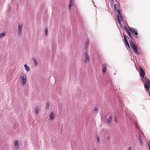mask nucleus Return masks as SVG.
<instances>
[{"label": "nucleus", "mask_w": 150, "mask_h": 150, "mask_svg": "<svg viewBox=\"0 0 150 150\" xmlns=\"http://www.w3.org/2000/svg\"><path fill=\"white\" fill-rule=\"evenodd\" d=\"M93 150H97L96 149H95Z\"/></svg>", "instance_id": "34"}, {"label": "nucleus", "mask_w": 150, "mask_h": 150, "mask_svg": "<svg viewBox=\"0 0 150 150\" xmlns=\"http://www.w3.org/2000/svg\"><path fill=\"white\" fill-rule=\"evenodd\" d=\"M127 33L128 34V35L131 38H132V35L128 31H127Z\"/></svg>", "instance_id": "21"}, {"label": "nucleus", "mask_w": 150, "mask_h": 150, "mask_svg": "<svg viewBox=\"0 0 150 150\" xmlns=\"http://www.w3.org/2000/svg\"><path fill=\"white\" fill-rule=\"evenodd\" d=\"M73 4L69 3V9H71V7L72 6Z\"/></svg>", "instance_id": "25"}, {"label": "nucleus", "mask_w": 150, "mask_h": 150, "mask_svg": "<svg viewBox=\"0 0 150 150\" xmlns=\"http://www.w3.org/2000/svg\"><path fill=\"white\" fill-rule=\"evenodd\" d=\"M123 36H124V40H125V43H126L125 44V45L126 46L127 45L128 46V47L129 48H130V46H129V45L128 41H127L126 37L124 35H123Z\"/></svg>", "instance_id": "13"}, {"label": "nucleus", "mask_w": 150, "mask_h": 150, "mask_svg": "<svg viewBox=\"0 0 150 150\" xmlns=\"http://www.w3.org/2000/svg\"><path fill=\"white\" fill-rule=\"evenodd\" d=\"M20 79L23 86H24L26 82L27 76L23 72H22L20 74Z\"/></svg>", "instance_id": "1"}, {"label": "nucleus", "mask_w": 150, "mask_h": 150, "mask_svg": "<svg viewBox=\"0 0 150 150\" xmlns=\"http://www.w3.org/2000/svg\"><path fill=\"white\" fill-rule=\"evenodd\" d=\"M139 139L140 142L141 144V145L142 146H143L144 145L143 142L140 136H139Z\"/></svg>", "instance_id": "19"}, {"label": "nucleus", "mask_w": 150, "mask_h": 150, "mask_svg": "<svg viewBox=\"0 0 150 150\" xmlns=\"http://www.w3.org/2000/svg\"><path fill=\"white\" fill-rule=\"evenodd\" d=\"M107 65L106 63H105L103 64L102 67L103 71V74H105L106 72V69Z\"/></svg>", "instance_id": "8"}, {"label": "nucleus", "mask_w": 150, "mask_h": 150, "mask_svg": "<svg viewBox=\"0 0 150 150\" xmlns=\"http://www.w3.org/2000/svg\"><path fill=\"white\" fill-rule=\"evenodd\" d=\"M33 60L35 63V66H37L38 65V63L37 62V59L35 58H33Z\"/></svg>", "instance_id": "16"}, {"label": "nucleus", "mask_w": 150, "mask_h": 150, "mask_svg": "<svg viewBox=\"0 0 150 150\" xmlns=\"http://www.w3.org/2000/svg\"><path fill=\"white\" fill-rule=\"evenodd\" d=\"M50 120H53L54 119L55 117L53 112H51L50 114Z\"/></svg>", "instance_id": "11"}, {"label": "nucleus", "mask_w": 150, "mask_h": 150, "mask_svg": "<svg viewBox=\"0 0 150 150\" xmlns=\"http://www.w3.org/2000/svg\"><path fill=\"white\" fill-rule=\"evenodd\" d=\"M97 142H100L99 138L98 137H97Z\"/></svg>", "instance_id": "29"}, {"label": "nucleus", "mask_w": 150, "mask_h": 150, "mask_svg": "<svg viewBox=\"0 0 150 150\" xmlns=\"http://www.w3.org/2000/svg\"><path fill=\"white\" fill-rule=\"evenodd\" d=\"M114 7L116 11L117 12L119 11V10L118 8L117 4H115L114 5Z\"/></svg>", "instance_id": "17"}, {"label": "nucleus", "mask_w": 150, "mask_h": 150, "mask_svg": "<svg viewBox=\"0 0 150 150\" xmlns=\"http://www.w3.org/2000/svg\"><path fill=\"white\" fill-rule=\"evenodd\" d=\"M85 58L84 60V62L86 63H88L90 61V57L88 54V51H86L84 52Z\"/></svg>", "instance_id": "3"}, {"label": "nucleus", "mask_w": 150, "mask_h": 150, "mask_svg": "<svg viewBox=\"0 0 150 150\" xmlns=\"http://www.w3.org/2000/svg\"><path fill=\"white\" fill-rule=\"evenodd\" d=\"M135 125L136 127H137L138 129H139V127L138 125V124L137 123H136L135 124Z\"/></svg>", "instance_id": "28"}, {"label": "nucleus", "mask_w": 150, "mask_h": 150, "mask_svg": "<svg viewBox=\"0 0 150 150\" xmlns=\"http://www.w3.org/2000/svg\"><path fill=\"white\" fill-rule=\"evenodd\" d=\"M50 104L49 102H48L46 104V109L47 110H48L49 109V107L50 106Z\"/></svg>", "instance_id": "20"}, {"label": "nucleus", "mask_w": 150, "mask_h": 150, "mask_svg": "<svg viewBox=\"0 0 150 150\" xmlns=\"http://www.w3.org/2000/svg\"><path fill=\"white\" fill-rule=\"evenodd\" d=\"M48 29L47 28H46L45 29V35L47 36L48 35Z\"/></svg>", "instance_id": "22"}, {"label": "nucleus", "mask_w": 150, "mask_h": 150, "mask_svg": "<svg viewBox=\"0 0 150 150\" xmlns=\"http://www.w3.org/2000/svg\"><path fill=\"white\" fill-rule=\"evenodd\" d=\"M145 80L144 87L147 91H149L150 87V81L146 77L145 78Z\"/></svg>", "instance_id": "4"}, {"label": "nucleus", "mask_w": 150, "mask_h": 150, "mask_svg": "<svg viewBox=\"0 0 150 150\" xmlns=\"http://www.w3.org/2000/svg\"><path fill=\"white\" fill-rule=\"evenodd\" d=\"M89 40H87L86 41L85 43V49L86 50H87L88 48V47L89 44Z\"/></svg>", "instance_id": "12"}, {"label": "nucleus", "mask_w": 150, "mask_h": 150, "mask_svg": "<svg viewBox=\"0 0 150 150\" xmlns=\"http://www.w3.org/2000/svg\"><path fill=\"white\" fill-rule=\"evenodd\" d=\"M24 67L25 68V69L26 70V71H27L28 72L30 71V69L29 67L28 66L27 64H25L24 65Z\"/></svg>", "instance_id": "15"}, {"label": "nucleus", "mask_w": 150, "mask_h": 150, "mask_svg": "<svg viewBox=\"0 0 150 150\" xmlns=\"http://www.w3.org/2000/svg\"><path fill=\"white\" fill-rule=\"evenodd\" d=\"M114 120H115V122H117V120L116 117H115Z\"/></svg>", "instance_id": "30"}, {"label": "nucleus", "mask_w": 150, "mask_h": 150, "mask_svg": "<svg viewBox=\"0 0 150 150\" xmlns=\"http://www.w3.org/2000/svg\"><path fill=\"white\" fill-rule=\"evenodd\" d=\"M35 115H38L40 111L39 107L38 106H36L35 107Z\"/></svg>", "instance_id": "9"}, {"label": "nucleus", "mask_w": 150, "mask_h": 150, "mask_svg": "<svg viewBox=\"0 0 150 150\" xmlns=\"http://www.w3.org/2000/svg\"><path fill=\"white\" fill-rule=\"evenodd\" d=\"M122 16L120 15V14L119 13L117 15V17H118V21L119 23H120V22H122Z\"/></svg>", "instance_id": "10"}, {"label": "nucleus", "mask_w": 150, "mask_h": 150, "mask_svg": "<svg viewBox=\"0 0 150 150\" xmlns=\"http://www.w3.org/2000/svg\"><path fill=\"white\" fill-rule=\"evenodd\" d=\"M69 3L73 5L74 3V0H69Z\"/></svg>", "instance_id": "24"}, {"label": "nucleus", "mask_w": 150, "mask_h": 150, "mask_svg": "<svg viewBox=\"0 0 150 150\" xmlns=\"http://www.w3.org/2000/svg\"><path fill=\"white\" fill-rule=\"evenodd\" d=\"M131 149H132V147L131 146H130L129 147L128 150H131Z\"/></svg>", "instance_id": "31"}, {"label": "nucleus", "mask_w": 150, "mask_h": 150, "mask_svg": "<svg viewBox=\"0 0 150 150\" xmlns=\"http://www.w3.org/2000/svg\"><path fill=\"white\" fill-rule=\"evenodd\" d=\"M130 44L132 48L134 50V52L138 53L139 52L137 45L132 40L130 41Z\"/></svg>", "instance_id": "2"}, {"label": "nucleus", "mask_w": 150, "mask_h": 150, "mask_svg": "<svg viewBox=\"0 0 150 150\" xmlns=\"http://www.w3.org/2000/svg\"><path fill=\"white\" fill-rule=\"evenodd\" d=\"M14 144L16 149H18L19 148V145L18 144V140H16L14 141Z\"/></svg>", "instance_id": "14"}, {"label": "nucleus", "mask_w": 150, "mask_h": 150, "mask_svg": "<svg viewBox=\"0 0 150 150\" xmlns=\"http://www.w3.org/2000/svg\"><path fill=\"white\" fill-rule=\"evenodd\" d=\"M149 96L150 97V93H149Z\"/></svg>", "instance_id": "33"}, {"label": "nucleus", "mask_w": 150, "mask_h": 150, "mask_svg": "<svg viewBox=\"0 0 150 150\" xmlns=\"http://www.w3.org/2000/svg\"><path fill=\"white\" fill-rule=\"evenodd\" d=\"M110 139V137H107V139L108 140H109Z\"/></svg>", "instance_id": "32"}, {"label": "nucleus", "mask_w": 150, "mask_h": 150, "mask_svg": "<svg viewBox=\"0 0 150 150\" xmlns=\"http://www.w3.org/2000/svg\"><path fill=\"white\" fill-rule=\"evenodd\" d=\"M139 71L140 72V75L141 77L142 78H143L144 77L145 74V71L143 70L142 68L141 67L139 68Z\"/></svg>", "instance_id": "7"}, {"label": "nucleus", "mask_w": 150, "mask_h": 150, "mask_svg": "<svg viewBox=\"0 0 150 150\" xmlns=\"http://www.w3.org/2000/svg\"><path fill=\"white\" fill-rule=\"evenodd\" d=\"M23 25L22 24H19L18 25V35L19 36H21V35L22 28H23Z\"/></svg>", "instance_id": "5"}, {"label": "nucleus", "mask_w": 150, "mask_h": 150, "mask_svg": "<svg viewBox=\"0 0 150 150\" xmlns=\"http://www.w3.org/2000/svg\"><path fill=\"white\" fill-rule=\"evenodd\" d=\"M5 35V33L4 32L2 33H1L0 34V38H2Z\"/></svg>", "instance_id": "23"}, {"label": "nucleus", "mask_w": 150, "mask_h": 150, "mask_svg": "<svg viewBox=\"0 0 150 150\" xmlns=\"http://www.w3.org/2000/svg\"><path fill=\"white\" fill-rule=\"evenodd\" d=\"M129 30L132 34V35L134 36L135 38H137V35H138L137 33L133 28H130L129 29Z\"/></svg>", "instance_id": "6"}, {"label": "nucleus", "mask_w": 150, "mask_h": 150, "mask_svg": "<svg viewBox=\"0 0 150 150\" xmlns=\"http://www.w3.org/2000/svg\"><path fill=\"white\" fill-rule=\"evenodd\" d=\"M111 120H112V117L111 116L109 117H108V118L107 120V122L108 123V124H110L111 122Z\"/></svg>", "instance_id": "18"}, {"label": "nucleus", "mask_w": 150, "mask_h": 150, "mask_svg": "<svg viewBox=\"0 0 150 150\" xmlns=\"http://www.w3.org/2000/svg\"><path fill=\"white\" fill-rule=\"evenodd\" d=\"M94 111L96 112H98V108H94Z\"/></svg>", "instance_id": "26"}, {"label": "nucleus", "mask_w": 150, "mask_h": 150, "mask_svg": "<svg viewBox=\"0 0 150 150\" xmlns=\"http://www.w3.org/2000/svg\"><path fill=\"white\" fill-rule=\"evenodd\" d=\"M148 145L149 147V149L150 150V141H149L148 142Z\"/></svg>", "instance_id": "27"}]
</instances>
